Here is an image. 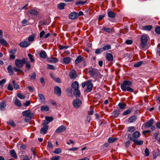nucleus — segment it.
Listing matches in <instances>:
<instances>
[{"label": "nucleus", "mask_w": 160, "mask_h": 160, "mask_svg": "<svg viewBox=\"0 0 160 160\" xmlns=\"http://www.w3.org/2000/svg\"><path fill=\"white\" fill-rule=\"evenodd\" d=\"M132 84V82L130 81L124 80L121 85V89L124 92H133L134 91L133 89L130 87Z\"/></svg>", "instance_id": "obj_1"}, {"label": "nucleus", "mask_w": 160, "mask_h": 160, "mask_svg": "<svg viewBox=\"0 0 160 160\" xmlns=\"http://www.w3.org/2000/svg\"><path fill=\"white\" fill-rule=\"evenodd\" d=\"M27 59L25 58H23L22 59H16L15 62V64L16 67L18 68H21L25 64V61Z\"/></svg>", "instance_id": "obj_2"}, {"label": "nucleus", "mask_w": 160, "mask_h": 160, "mask_svg": "<svg viewBox=\"0 0 160 160\" xmlns=\"http://www.w3.org/2000/svg\"><path fill=\"white\" fill-rule=\"evenodd\" d=\"M148 35L145 34L142 35L141 38V45L144 48L147 44Z\"/></svg>", "instance_id": "obj_3"}, {"label": "nucleus", "mask_w": 160, "mask_h": 160, "mask_svg": "<svg viewBox=\"0 0 160 160\" xmlns=\"http://www.w3.org/2000/svg\"><path fill=\"white\" fill-rule=\"evenodd\" d=\"M82 101L78 98L74 99L72 102V105L75 108H78L81 106L82 104Z\"/></svg>", "instance_id": "obj_4"}, {"label": "nucleus", "mask_w": 160, "mask_h": 160, "mask_svg": "<svg viewBox=\"0 0 160 160\" xmlns=\"http://www.w3.org/2000/svg\"><path fill=\"white\" fill-rule=\"evenodd\" d=\"M22 115L23 116H25L31 119L32 118V115L31 113V111L30 110H25L22 112Z\"/></svg>", "instance_id": "obj_5"}, {"label": "nucleus", "mask_w": 160, "mask_h": 160, "mask_svg": "<svg viewBox=\"0 0 160 160\" xmlns=\"http://www.w3.org/2000/svg\"><path fill=\"white\" fill-rule=\"evenodd\" d=\"M66 127L64 125H61L59 127L55 130V132L58 133H60L64 132L66 130Z\"/></svg>", "instance_id": "obj_6"}, {"label": "nucleus", "mask_w": 160, "mask_h": 160, "mask_svg": "<svg viewBox=\"0 0 160 160\" xmlns=\"http://www.w3.org/2000/svg\"><path fill=\"white\" fill-rule=\"evenodd\" d=\"M87 88L86 91L88 92H90L92 89L93 85L90 80L87 81Z\"/></svg>", "instance_id": "obj_7"}, {"label": "nucleus", "mask_w": 160, "mask_h": 160, "mask_svg": "<svg viewBox=\"0 0 160 160\" xmlns=\"http://www.w3.org/2000/svg\"><path fill=\"white\" fill-rule=\"evenodd\" d=\"M129 139L133 141L137 145H141L143 144V142L142 140H139L138 139H136L135 138H133L132 137H130Z\"/></svg>", "instance_id": "obj_8"}, {"label": "nucleus", "mask_w": 160, "mask_h": 160, "mask_svg": "<svg viewBox=\"0 0 160 160\" xmlns=\"http://www.w3.org/2000/svg\"><path fill=\"white\" fill-rule=\"evenodd\" d=\"M31 43L28 41H24L20 42L19 45L22 48H26L30 45Z\"/></svg>", "instance_id": "obj_9"}, {"label": "nucleus", "mask_w": 160, "mask_h": 160, "mask_svg": "<svg viewBox=\"0 0 160 160\" xmlns=\"http://www.w3.org/2000/svg\"><path fill=\"white\" fill-rule=\"evenodd\" d=\"M69 76L71 79H73L76 78L77 76V75L75 71L74 70H72L70 72L69 74Z\"/></svg>", "instance_id": "obj_10"}, {"label": "nucleus", "mask_w": 160, "mask_h": 160, "mask_svg": "<svg viewBox=\"0 0 160 160\" xmlns=\"http://www.w3.org/2000/svg\"><path fill=\"white\" fill-rule=\"evenodd\" d=\"M78 17V13L74 12L71 13L69 15V18L70 19H74L77 18Z\"/></svg>", "instance_id": "obj_11"}, {"label": "nucleus", "mask_w": 160, "mask_h": 160, "mask_svg": "<svg viewBox=\"0 0 160 160\" xmlns=\"http://www.w3.org/2000/svg\"><path fill=\"white\" fill-rule=\"evenodd\" d=\"M153 122V119H151L145 123V127L146 128H150L152 126Z\"/></svg>", "instance_id": "obj_12"}, {"label": "nucleus", "mask_w": 160, "mask_h": 160, "mask_svg": "<svg viewBox=\"0 0 160 160\" xmlns=\"http://www.w3.org/2000/svg\"><path fill=\"white\" fill-rule=\"evenodd\" d=\"M54 92L55 94L59 96L61 95V90L60 88L58 86L55 87Z\"/></svg>", "instance_id": "obj_13"}, {"label": "nucleus", "mask_w": 160, "mask_h": 160, "mask_svg": "<svg viewBox=\"0 0 160 160\" xmlns=\"http://www.w3.org/2000/svg\"><path fill=\"white\" fill-rule=\"evenodd\" d=\"M28 13L30 15H37L38 14V11L35 9H32L28 11Z\"/></svg>", "instance_id": "obj_14"}, {"label": "nucleus", "mask_w": 160, "mask_h": 160, "mask_svg": "<svg viewBox=\"0 0 160 160\" xmlns=\"http://www.w3.org/2000/svg\"><path fill=\"white\" fill-rule=\"evenodd\" d=\"M84 60V58L81 56H78L75 61L76 64H78Z\"/></svg>", "instance_id": "obj_15"}, {"label": "nucleus", "mask_w": 160, "mask_h": 160, "mask_svg": "<svg viewBox=\"0 0 160 160\" xmlns=\"http://www.w3.org/2000/svg\"><path fill=\"white\" fill-rule=\"evenodd\" d=\"M71 86L74 90L78 89L79 83L76 81H74L72 83Z\"/></svg>", "instance_id": "obj_16"}, {"label": "nucleus", "mask_w": 160, "mask_h": 160, "mask_svg": "<svg viewBox=\"0 0 160 160\" xmlns=\"http://www.w3.org/2000/svg\"><path fill=\"white\" fill-rule=\"evenodd\" d=\"M48 128V126H44L40 130V133L43 134L46 133Z\"/></svg>", "instance_id": "obj_17"}, {"label": "nucleus", "mask_w": 160, "mask_h": 160, "mask_svg": "<svg viewBox=\"0 0 160 160\" xmlns=\"http://www.w3.org/2000/svg\"><path fill=\"white\" fill-rule=\"evenodd\" d=\"M66 5L65 3L61 2L58 4L57 8L59 10H62L64 8V7Z\"/></svg>", "instance_id": "obj_18"}, {"label": "nucleus", "mask_w": 160, "mask_h": 160, "mask_svg": "<svg viewBox=\"0 0 160 160\" xmlns=\"http://www.w3.org/2000/svg\"><path fill=\"white\" fill-rule=\"evenodd\" d=\"M39 55L40 57L43 58H46L47 57V54L46 52L44 50H42L40 52Z\"/></svg>", "instance_id": "obj_19"}, {"label": "nucleus", "mask_w": 160, "mask_h": 160, "mask_svg": "<svg viewBox=\"0 0 160 160\" xmlns=\"http://www.w3.org/2000/svg\"><path fill=\"white\" fill-rule=\"evenodd\" d=\"M8 72L10 75H12L13 74V67L11 65H9L7 68Z\"/></svg>", "instance_id": "obj_20"}, {"label": "nucleus", "mask_w": 160, "mask_h": 160, "mask_svg": "<svg viewBox=\"0 0 160 160\" xmlns=\"http://www.w3.org/2000/svg\"><path fill=\"white\" fill-rule=\"evenodd\" d=\"M137 118L134 115L128 118V122L129 123H132L135 122L137 120Z\"/></svg>", "instance_id": "obj_21"}, {"label": "nucleus", "mask_w": 160, "mask_h": 160, "mask_svg": "<svg viewBox=\"0 0 160 160\" xmlns=\"http://www.w3.org/2000/svg\"><path fill=\"white\" fill-rule=\"evenodd\" d=\"M38 96L39 101L45 103V98L44 95L40 93L38 94Z\"/></svg>", "instance_id": "obj_22"}, {"label": "nucleus", "mask_w": 160, "mask_h": 160, "mask_svg": "<svg viewBox=\"0 0 160 160\" xmlns=\"http://www.w3.org/2000/svg\"><path fill=\"white\" fill-rule=\"evenodd\" d=\"M106 58L108 61H112L113 60V57L112 54L107 53L106 56Z\"/></svg>", "instance_id": "obj_23"}, {"label": "nucleus", "mask_w": 160, "mask_h": 160, "mask_svg": "<svg viewBox=\"0 0 160 160\" xmlns=\"http://www.w3.org/2000/svg\"><path fill=\"white\" fill-rule=\"evenodd\" d=\"M140 135V133L138 131H136L133 133L132 134V136L133 138H138Z\"/></svg>", "instance_id": "obj_24"}, {"label": "nucleus", "mask_w": 160, "mask_h": 160, "mask_svg": "<svg viewBox=\"0 0 160 160\" xmlns=\"http://www.w3.org/2000/svg\"><path fill=\"white\" fill-rule=\"evenodd\" d=\"M10 154L11 157H13L15 159L17 158V156L14 150L12 149L10 151Z\"/></svg>", "instance_id": "obj_25"}, {"label": "nucleus", "mask_w": 160, "mask_h": 160, "mask_svg": "<svg viewBox=\"0 0 160 160\" xmlns=\"http://www.w3.org/2000/svg\"><path fill=\"white\" fill-rule=\"evenodd\" d=\"M35 38V35L34 34H32L30 35L28 38V40L29 42H32L33 41Z\"/></svg>", "instance_id": "obj_26"}, {"label": "nucleus", "mask_w": 160, "mask_h": 160, "mask_svg": "<svg viewBox=\"0 0 160 160\" xmlns=\"http://www.w3.org/2000/svg\"><path fill=\"white\" fill-rule=\"evenodd\" d=\"M40 110L42 111H48L49 110V108L47 106L43 105L41 107Z\"/></svg>", "instance_id": "obj_27"}, {"label": "nucleus", "mask_w": 160, "mask_h": 160, "mask_svg": "<svg viewBox=\"0 0 160 160\" xmlns=\"http://www.w3.org/2000/svg\"><path fill=\"white\" fill-rule=\"evenodd\" d=\"M152 28V25H147L142 27V29L143 30L150 31Z\"/></svg>", "instance_id": "obj_28"}, {"label": "nucleus", "mask_w": 160, "mask_h": 160, "mask_svg": "<svg viewBox=\"0 0 160 160\" xmlns=\"http://www.w3.org/2000/svg\"><path fill=\"white\" fill-rule=\"evenodd\" d=\"M73 93L76 97H79L80 94V91L78 89L73 90Z\"/></svg>", "instance_id": "obj_29"}, {"label": "nucleus", "mask_w": 160, "mask_h": 160, "mask_svg": "<svg viewBox=\"0 0 160 160\" xmlns=\"http://www.w3.org/2000/svg\"><path fill=\"white\" fill-rule=\"evenodd\" d=\"M108 16L111 18H113L115 17V14L111 11L108 12Z\"/></svg>", "instance_id": "obj_30"}, {"label": "nucleus", "mask_w": 160, "mask_h": 160, "mask_svg": "<svg viewBox=\"0 0 160 160\" xmlns=\"http://www.w3.org/2000/svg\"><path fill=\"white\" fill-rule=\"evenodd\" d=\"M71 59L70 58L67 57L63 58V61L64 63L66 64H68L70 62Z\"/></svg>", "instance_id": "obj_31"}, {"label": "nucleus", "mask_w": 160, "mask_h": 160, "mask_svg": "<svg viewBox=\"0 0 160 160\" xmlns=\"http://www.w3.org/2000/svg\"><path fill=\"white\" fill-rule=\"evenodd\" d=\"M0 44L3 46H6L8 44V43L4 38H1V39H0Z\"/></svg>", "instance_id": "obj_32"}, {"label": "nucleus", "mask_w": 160, "mask_h": 160, "mask_svg": "<svg viewBox=\"0 0 160 160\" xmlns=\"http://www.w3.org/2000/svg\"><path fill=\"white\" fill-rule=\"evenodd\" d=\"M25 63L26 64L25 68L28 71L31 67V65L29 61H25Z\"/></svg>", "instance_id": "obj_33"}, {"label": "nucleus", "mask_w": 160, "mask_h": 160, "mask_svg": "<svg viewBox=\"0 0 160 160\" xmlns=\"http://www.w3.org/2000/svg\"><path fill=\"white\" fill-rule=\"evenodd\" d=\"M6 107V104L4 102L0 103V110L3 111Z\"/></svg>", "instance_id": "obj_34"}, {"label": "nucleus", "mask_w": 160, "mask_h": 160, "mask_svg": "<svg viewBox=\"0 0 160 160\" xmlns=\"http://www.w3.org/2000/svg\"><path fill=\"white\" fill-rule=\"evenodd\" d=\"M120 111L116 110L113 111L112 113L113 116L114 118H116L119 115Z\"/></svg>", "instance_id": "obj_35"}, {"label": "nucleus", "mask_w": 160, "mask_h": 160, "mask_svg": "<svg viewBox=\"0 0 160 160\" xmlns=\"http://www.w3.org/2000/svg\"><path fill=\"white\" fill-rule=\"evenodd\" d=\"M15 104L17 106L19 107H20L21 106V103L20 101L17 98H16L14 102Z\"/></svg>", "instance_id": "obj_36"}, {"label": "nucleus", "mask_w": 160, "mask_h": 160, "mask_svg": "<svg viewBox=\"0 0 160 160\" xmlns=\"http://www.w3.org/2000/svg\"><path fill=\"white\" fill-rule=\"evenodd\" d=\"M126 104L122 103H119L118 104V106L119 109H124L126 107Z\"/></svg>", "instance_id": "obj_37"}, {"label": "nucleus", "mask_w": 160, "mask_h": 160, "mask_svg": "<svg viewBox=\"0 0 160 160\" xmlns=\"http://www.w3.org/2000/svg\"><path fill=\"white\" fill-rule=\"evenodd\" d=\"M36 74L35 72H34L31 75H29V77H30V80H35L36 78Z\"/></svg>", "instance_id": "obj_38"}, {"label": "nucleus", "mask_w": 160, "mask_h": 160, "mask_svg": "<svg viewBox=\"0 0 160 160\" xmlns=\"http://www.w3.org/2000/svg\"><path fill=\"white\" fill-rule=\"evenodd\" d=\"M132 111L131 109H129L125 111L123 113V115L125 116L130 113Z\"/></svg>", "instance_id": "obj_39"}, {"label": "nucleus", "mask_w": 160, "mask_h": 160, "mask_svg": "<svg viewBox=\"0 0 160 160\" xmlns=\"http://www.w3.org/2000/svg\"><path fill=\"white\" fill-rule=\"evenodd\" d=\"M45 120L49 123L53 120V118L52 117L48 116H46L45 117Z\"/></svg>", "instance_id": "obj_40"}, {"label": "nucleus", "mask_w": 160, "mask_h": 160, "mask_svg": "<svg viewBox=\"0 0 160 160\" xmlns=\"http://www.w3.org/2000/svg\"><path fill=\"white\" fill-rule=\"evenodd\" d=\"M102 30L106 32L110 33L112 32V30L110 28H106L105 27H103L102 28Z\"/></svg>", "instance_id": "obj_41"}, {"label": "nucleus", "mask_w": 160, "mask_h": 160, "mask_svg": "<svg viewBox=\"0 0 160 160\" xmlns=\"http://www.w3.org/2000/svg\"><path fill=\"white\" fill-rule=\"evenodd\" d=\"M110 48L111 46L110 45H107L105 46H104L102 48L103 51L109 50L110 49Z\"/></svg>", "instance_id": "obj_42"}, {"label": "nucleus", "mask_w": 160, "mask_h": 160, "mask_svg": "<svg viewBox=\"0 0 160 160\" xmlns=\"http://www.w3.org/2000/svg\"><path fill=\"white\" fill-rule=\"evenodd\" d=\"M28 57L30 59V62H33L34 61V59L33 58V56L30 53H29L28 55Z\"/></svg>", "instance_id": "obj_43"}, {"label": "nucleus", "mask_w": 160, "mask_h": 160, "mask_svg": "<svg viewBox=\"0 0 160 160\" xmlns=\"http://www.w3.org/2000/svg\"><path fill=\"white\" fill-rule=\"evenodd\" d=\"M102 52H103V51L102 48H101L96 49L95 51V53L96 54H98L101 53Z\"/></svg>", "instance_id": "obj_44"}, {"label": "nucleus", "mask_w": 160, "mask_h": 160, "mask_svg": "<svg viewBox=\"0 0 160 160\" xmlns=\"http://www.w3.org/2000/svg\"><path fill=\"white\" fill-rule=\"evenodd\" d=\"M116 140V138L110 137L108 138V141L109 143H111L114 142Z\"/></svg>", "instance_id": "obj_45"}, {"label": "nucleus", "mask_w": 160, "mask_h": 160, "mask_svg": "<svg viewBox=\"0 0 160 160\" xmlns=\"http://www.w3.org/2000/svg\"><path fill=\"white\" fill-rule=\"evenodd\" d=\"M7 123L13 127H15L16 125L15 123L12 120H9L7 122Z\"/></svg>", "instance_id": "obj_46"}, {"label": "nucleus", "mask_w": 160, "mask_h": 160, "mask_svg": "<svg viewBox=\"0 0 160 160\" xmlns=\"http://www.w3.org/2000/svg\"><path fill=\"white\" fill-rule=\"evenodd\" d=\"M17 96L19 98L21 99H24L25 98V96L21 93H18Z\"/></svg>", "instance_id": "obj_47"}, {"label": "nucleus", "mask_w": 160, "mask_h": 160, "mask_svg": "<svg viewBox=\"0 0 160 160\" xmlns=\"http://www.w3.org/2000/svg\"><path fill=\"white\" fill-rule=\"evenodd\" d=\"M143 62L142 61H140L139 62H137L134 64V66L136 67H138L141 65L142 64Z\"/></svg>", "instance_id": "obj_48"}, {"label": "nucleus", "mask_w": 160, "mask_h": 160, "mask_svg": "<svg viewBox=\"0 0 160 160\" xmlns=\"http://www.w3.org/2000/svg\"><path fill=\"white\" fill-rule=\"evenodd\" d=\"M67 93L69 94V95H70L72 96V89L71 88H68L66 91Z\"/></svg>", "instance_id": "obj_49"}, {"label": "nucleus", "mask_w": 160, "mask_h": 160, "mask_svg": "<svg viewBox=\"0 0 160 160\" xmlns=\"http://www.w3.org/2000/svg\"><path fill=\"white\" fill-rule=\"evenodd\" d=\"M135 127L134 126L129 127L128 128V131L130 132H132L135 130Z\"/></svg>", "instance_id": "obj_50"}, {"label": "nucleus", "mask_w": 160, "mask_h": 160, "mask_svg": "<svg viewBox=\"0 0 160 160\" xmlns=\"http://www.w3.org/2000/svg\"><path fill=\"white\" fill-rule=\"evenodd\" d=\"M145 155L146 156H149V152L148 149V148H146L144 151Z\"/></svg>", "instance_id": "obj_51"}, {"label": "nucleus", "mask_w": 160, "mask_h": 160, "mask_svg": "<svg viewBox=\"0 0 160 160\" xmlns=\"http://www.w3.org/2000/svg\"><path fill=\"white\" fill-rule=\"evenodd\" d=\"M47 68L48 69L54 70L55 69V67L53 65L48 64Z\"/></svg>", "instance_id": "obj_52"}, {"label": "nucleus", "mask_w": 160, "mask_h": 160, "mask_svg": "<svg viewBox=\"0 0 160 160\" xmlns=\"http://www.w3.org/2000/svg\"><path fill=\"white\" fill-rule=\"evenodd\" d=\"M155 32L158 34H160V27L158 26L156 28H155Z\"/></svg>", "instance_id": "obj_53"}, {"label": "nucleus", "mask_w": 160, "mask_h": 160, "mask_svg": "<svg viewBox=\"0 0 160 160\" xmlns=\"http://www.w3.org/2000/svg\"><path fill=\"white\" fill-rule=\"evenodd\" d=\"M16 52V50L15 49L9 50L8 51V52L11 54H14Z\"/></svg>", "instance_id": "obj_54"}, {"label": "nucleus", "mask_w": 160, "mask_h": 160, "mask_svg": "<svg viewBox=\"0 0 160 160\" xmlns=\"http://www.w3.org/2000/svg\"><path fill=\"white\" fill-rule=\"evenodd\" d=\"M19 68L17 67H13V69L14 71L15 72H21V70L18 68Z\"/></svg>", "instance_id": "obj_55"}, {"label": "nucleus", "mask_w": 160, "mask_h": 160, "mask_svg": "<svg viewBox=\"0 0 160 160\" xmlns=\"http://www.w3.org/2000/svg\"><path fill=\"white\" fill-rule=\"evenodd\" d=\"M10 91H12L13 89V88L12 85L11 83H9L7 88Z\"/></svg>", "instance_id": "obj_56"}, {"label": "nucleus", "mask_w": 160, "mask_h": 160, "mask_svg": "<svg viewBox=\"0 0 160 160\" xmlns=\"http://www.w3.org/2000/svg\"><path fill=\"white\" fill-rule=\"evenodd\" d=\"M9 60L11 61L13 60L15 58V56L14 55L10 54L9 55Z\"/></svg>", "instance_id": "obj_57"}, {"label": "nucleus", "mask_w": 160, "mask_h": 160, "mask_svg": "<svg viewBox=\"0 0 160 160\" xmlns=\"http://www.w3.org/2000/svg\"><path fill=\"white\" fill-rule=\"evenodd\" d=\"M68 46H63L60 45V47L59 48L60 50H62L63 49H67L68 48Z\"/></svg>", "instance_id": "obj_58"}, {"label": "nucleus", "mask_w": 160, "mask_h": 160, "mask_svg": "<svg viewBox=\"0 0 160 160\" xmlns=\"http://www.w3.org/2000/svg\"><path fill=\"white\" fill-rule=\"evenodd\" d=\"M60 157L59 156L52 157L51 159V160H58L60 159Z\"/></svg>", "instance_id": "obj_59"}, {"label": "nucleus", "mask_w": 160, "mask_h": 160, "mask_svg": "<svg viewBox=\"0 0 160 160\" xmlns=\"http://www.w3.org/2000/svg\"><path fill=\"white\" fill-rule=\"evenodd\" d=\"M61 152V150L59 148H57L53 152L56 154H59Z\"/></svg>", "instance_id": "obj_60"}, {"label": "nucleus", "mask_w": 160, "mask_h": 160, "mask_svg": "<svg viewBox=\"0 0 160 160\" xmlns=\"http://www.w3.org/2000/svg\"><path fill=\"white\" fill-rule=\"evenodd\" d=\"M28 22V21L26 19H24L22 21L21 23L23 25H26L27 24Z\"/></svg>", "instance_id": "obj_61"}, {"label": "nucleus", "mask_w": 160, "mask_h": 160, "mask_svg": "<svg viewBox=\"0 0 160 160\" xmlns=\"http://www.w3.org/2000/svg\"><path fill=\"white\" fill-rule=\"evenodd\" d=\"M45 34V32L44 30H42L39 34V37L41 38H42L43 36Z\"/></svg>", "instance_id": "obj_62"}, {"label": "nucleus", "mask_w": 160, "mask_h": 160, "mask_svg": "<svg viewBox=\"0 0 160 160\" xmlns=\"http://www.w3.org/2000/svg\"><path fill=\"white\" fill-rule=\"evenodd\" d=\"M132 41L131 40H127L126 42L125 43L127 44L130 45L132 44Z\"/></svg>", "instance_id": "obj_63"}, {"label": "nucleus", "mask_w": 160, "mask_h": 160, "mask_svg": "<svg viewBox=\"0 0 160 160\" xmlns=\"http://www.w3.org/2000/svg\"><path fill=\"white\" fill-rule=\"evenodd\" d=\"M6 80L5 79H2L0 81V85H3L6 82Z\"/></svg>", "instance_id": "obj_64"}]
</instances>
